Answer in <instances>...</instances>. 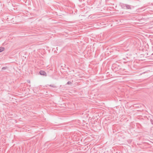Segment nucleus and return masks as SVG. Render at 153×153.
<instances>
[{
    "instance_id": "obj_1",
    "label": "nucleus",
    "mask_w": 153,
    "mask_h": 153,
    "mask_svg": "<svg viewBox=\"0 0 153 153\" xmlns=\"http://www.w3.org/2000/svg\"><path fill=\"white\" fill-rule=\"evenodd\" d=\"M39 73L40 74V75H42L45 76H46L47 75V74L46 73L45 71H41L39 72Z\"/></svg>"
},
{
    "instance_id": "obj_3",
    "label": "nucleus",
    "mask_w": 153,
    "mask_h": 153,
    "mask_svg": "<svg viewBox=\"0 0 153 153\" xmlns=\"http://www.w3.org/2000/svg\"><path fill=\"white\" fill-rule=\"evenodd\" d=\"M70 83H71V82H68V84H70Z\"/></svg>"
},
{
    "instance_id": "obj_2",
    "label": "nucleus",
    "mask_w": 153,
    "mask_h": 153,
    "mask_svg": "<svg viewBox=\"0 0 153 153\" xmlns=\"http://www.w3.org/2000/svg\"><path fill=\"white\" fill-rule=\"evenodd\" d=\"M4 50V48L2 47H0V52L3 51Z\"/></svg>"
}]
</instances>
